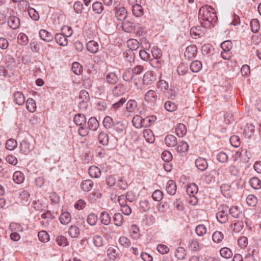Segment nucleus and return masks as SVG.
<instances>
[{
    "instance_id": "f257e3e1",
    "label": "nucleus",
    "mask_w": 261,
    "mask_h": 261,
    "mask_svg": "<svg viewBox=\"0 0 261 261\" xmlns=\"http://www.w3.org/2000/svg\"><path fill=\"white\" fill-rule=\"evenodd\" d=\"M198 18L201 23L204 27L211 23L215 22L217 20V17L214 9L208 6H203L199 10Z\"/></svg>"
},
{
    "instance_id": "f03ea898",
    "label": "nucleus",
    "mask_w": 261,
    "mask_h": 261,
    "mask_svg": "<svg viewBox=\"0 0 261 261\" xmlns=\"http://www.w3.org/2000/svg\"><path fill=\"white\" fill-rule=\"evenodd\" d=\"M156 79V74L152 71H147L142 78V85L147 86L152 84Z\"/></svg>"
},
{
    "instance_id": "7ed1b4c3",
    "label": "nucleus",
    "mask_w": 261,
    "mask_h": 261,
    "mask_svg": "<svg viewBox=\"0 0 261 261\" xmlns=\"http://www.w3.org/2000/svg\"><path fill=\"white\" fill-rule=\"evenodd\" d=\"M152 59H151L150 61L151 64H156V66L161 65L162 61L160 60L162 56V50L157 47L154 46L151 49Z\"/></svg>"
},
{
    "instance_id": "20e7f679",
    "label": "nucleus",
    "mask_w": 261,
    "mask_h": 261,
    "mask_svg": "<svg viewBox=\"0 0 261 261\" xmlns=\"http://www.w3.org/2000/svg\"><path fill=\"white\" fill-rule=\"evenodd\" d=\"M121 27L123 31L127 33H130L133 31L137 32L138 29L140 28L139 25L134 24V23L128 19L124 20L122 23Z\"/></svg>"
},
{
    "instance_id": "39448f33",
    "label": "nucleus",
    "mask_w": 261,
    "mask_h": 261,
    "mask_svg": "<svg viewBox=\"0 0 261 261\" xmlns=\"http://www.w3.org/2000/svg\"><path fill=\"white\" fill-rule=\"evenodd\" d=\"M107 254L109 259L111 261H114L117 258H120V253L117 250V248L114 246H111L108 248Z\"/></svg>"
},
{
    "instance_id": "423d86ee",
    "label": "nucleus",
    "mask_w": 261,
    "mask_h": 261,
    "mask_svg": "<svg viewBox=\"0 0 261 261\" xmlns=\"http://www.w3.org/2000/svg\"><path fill=\"white\" fill-rule=\"evenodd\" d=\"M158 96L155 91L148 90L144 96L145 101L148 103L154 104L157 100Z\"/></svg>"
},
{
    "instance_id": "0eeeda50",
    "label": "nucleus",
    "mask_w": 261,
    "mask_h": 261,
    "mask_svg": "<svg viewBox=\"0 0 261 261\" xmlns=\"http://www.w3.org/2000/svg\"><path fill=\"white\" fill-rule=\"evenodd\" d=\"M7 22L9 26L13 30L18 29L20 24L19 18L14 15L10 16Z\"/></svg>"
},
{
    "instance_id": "6e6552de",
    "label": "nucleus",
    "mask_w": 261,
    "mask_h": 261,
    "mask_svg": "<svg viewBox=\"0 0 261 261\" xmlns=\"http://www.w3.org/2000/svg\"><path fill=\"white\" fill-rule=\"evenodd\" d=\"M164 142L168 147H175L177 145V139L172 135H167L164 139Z\"/></svg>"
},
{
    "instance_id": "1a4fd4ad",
    "label": "nucleus",
    "mask_w": 261,
    "mask_h": 261,
    "mask_svg": "<svg viewBox=\"0 0 261 261\" xmlns=\"http://www.w3.org/2000/svg\"><path fill=\"white\" fill-rule=\"evenodd\" d=\"M127 10L122 7L117 9L115 11V16L119 21H124L127 17Z\"/></svg>"
},
{
    "instance_id": "9d476101",
    "label": "nucleus",
    "mask_w": 261,
    "mask_h": 261,
    "mask_svg": "<svg viewBox=\"0 0 261 261\" xmlns=\"http://www.w3.org/2000/svg\"><path fill=\"white\" fill-rule=\"evenodd\" d=\"M20 151L24 154H28L31 150V145L27 140H23L19 144Z\"/></svg>"
},
{
    "instance_id": "9b49d317",
    "label": "nucleus",
    "mask_w": 261,
    "mask_h": 261,
    "mask_svg": "<svg viewBox=\"0 0 261 261\" xmlns=\"http://www.w3.org/2000/svg\"><path fill=\"white\" fill-rule=\"evenodd\" d=\"M196 167L201 171H205L208 167L207 161L202 158H199L195 161Z\"/></svg>"
},
{
    "instance_id": "f8f14e48",
    "label": "nucleus",
    "mask_w": 261,
    "mask_h": 261,
    "mask_svg": "<svg viewBox=\"0 0 261 261\" xmlns=\"http://www.w3.org/2000/svg\"><path fill=\"white\" fill-rule=\"evenodd\" d=\"M197 51V48L195 45L188 46L185 52V56L188 59H192L196 55Z\"/></svg>"
},
{
    "instance_id": "ddd939ff",
    "label": "nucleus",
    "mask_w": 261,
    "mask_h": 261,
    "mask_svg": "<svg viewBox=\"0 0 261 261\" xmlns=\"http://www.w3.org/2000/svg\"><path fill=\"white\" fill-rule=\"evenodd\" d=\"M176 151L180 153L187 152L189 149V145L184 141H177V145L175 147Z\"/></svg>"
},
{
    "instance_id": "4468645a",
    "label": "nucleus",
    "mask_w": 261,
    "mask_h": 261,
    "mask_svg": "<svg viewBox=\"0 0 261 261\" xmlns=\"http://www.w3.org/2000/svg\"><path fill=\"white\" fill-rule=\"evenodd\" d=\"M21 202L23 204H27L30 201V194L28 190H22L19 192Z\"/></svg>"
},
{
    "instance_id": "2eb2a0df",
    "label": "nucleus",
    "mask_w": 261,
    "mask_h": 261,
    "mask_svg": "<svg viewBox=\"0 0 261 261\" xmlns=\"http://www.w3.org/2000/svg\"><path fill=\"white\" fill-rule=\"evenodd\" d=\"M73 121L76 125L80 126L86 125L87 119L83 114H76L74 116Z\"/></svg>"
},
{
    "instance_id": "dca6fc26",
    "label": "nucleus",
    "mask_w": 261,
    "mask_h": 261,
    "mask_svg": "<svg viewBox=\"0 0 261 261\" xmlns=\"http://www.w3.org/2000/svg\"><path fill=\"white\" fill-rule=\"evenodd\" d=\"M14 102L18 105H22L25 102V97L23 93L19 91H16L13 94Z\"/></svg>"
},
{
    "instance_id": "f3484780",
    "label": "nucleus",
    "mask_w": 261,
    "mask_h": 261,
    "mask_svg": "<svg viewBox=\"0 0 261 261\" xmlns=\"http://www.w3.org/2000/svg\"><path fill=\"white\" fill-rule=\"evenodd\" d=\"M39 34L41 39L46 42H51L53 40V36L45 30H40Z\"/></svg>"
},
{
    "instance_id": "a211bd4d",
    "label": "nucleus",
    "mask_w": 261,
    "mask_h": 261,
    "mask_svg": "<svg viewBox=\"0 0 261 261\" xmlns=\"http://www.w3.org/2000/svg\"><path fill=\"white\" fill-rule=\"evenodd\" d=\"M67 36L63 34H56L55 39L58 44L61 46H66L68 44Z\"/></svg>"
},
{
    "instance_id": "6ab92c4d",
    "label": "nucleus",
    "mask_w": 261,
    "mask_h": 261,
    "mask_svg": "<svg viewBox=\"0 0 261 261\" xmlns=\"http://www.w3.org/2000/svg\"><path fill=\"white\" fill-rule=\"evenodd\" d=\"M166 190L169 194L174 195L176 191L175 182L173 180H168L166 184Z\"/></svg>"
},
{
    "instance_id": "aec40b11",
    "label": "nucleus",
    "mask_w": 261,
    "mask_h": 261,
    "mask_svg": "<svg viewBox=\"0 0 261 261\" xmlns=\"http://www.w3.org/2000/svg\"><path fill=\"white\" fill-rule=\"evenodd\" d=\"M86 46L87 50L92 54L96 53L98 50V44L94 40L89 41L87 43Z\"/></svg>"
},
{
    "instance_id": "412c9836",
    "label": "nucleus",
    "mask_w": 261,
    "mask_h": 261,
    "mask_svg": "<svg viewBox=\"0 0 261 261\" xmlns=\"http://www.w3.org/2000/svg\"><path fill=\"white\" fill-rule=\"evenodd\" d=\"M93 187V182L90 179H87L82 181L81 188L84 192L90 191Z\"/></svg>"
},
{
    "instance_id": "4be33fe9",
    "label": "nucleus",
    "mask_w": 261,
    "mask_h": 261,
    "mask_svg": "<svg viewBox=\"0 0 261 261\" xmlns=\"http://www.w3.org/2000/svg\"><path fill=\"white\" fill-rule=\"evenodd\" d=\"M100 219L101 223L105 225H109L111 221V218L106 211H103L100 213Z\"/></svg>"
},
{
    "instance_id": "5701e85b",
    "label": "nucleus",
    "mask_w": 261,
    "mask_h": 261,
    "mask_svg": "<svg viewBox=\"0 0 261 261\" xmlns=\"http://www.w3.org/2000/svg\"><path fill=\"white\" fill-rule=\"evenodd\" d=\"M143 118H142L140 115H136L134 116L132 119V124L137 128H140L142 127H144L143 125H144L143 122Z\"/></svg>"
},
{
    "instance_id": "b1692460",
    "label": "nucleus",
    "mask_w": 261,
    "mask_h": 261,
    "mask_svg": "<svg viewBox=\"0 0 261 261\" xmlns=\"http://www.w3.org/2000/svg\"><path fill=\"white\" fill-rule=\"evenodd\" d=\"M106 79L107 82L110 84L114 85L118 81V76L113 72L108 73L106 75Z\"/></svg>"
},
{
    "instance_id": "393cba45",
    "label": "nucleus",
    "mask_w": 261,
    "mask_h": 261,
    "mask_svg": "<svg viewBox=\"0 0 261 261\" xmlns=\"http://www.w3.org/2000/svg\"><path fill=\"white\" fill-rule=\"evenodd\" d=\"M89 175L93 178H98L101 175L100 169L95 166H91L88 170Z\"/></svg>"
},
{
    "instance_id": "a878e982",
    "label": "nucleus",
    "mask_w": 261,
    "mask_h": 261,
    "mask_svg": "<svg viewBox=\"0 0 261 261\" xmlns=\"http://www.w3.org/2000/svg\"><path fill=\"white\" fill-rule=\"evenodd\" d=\"M132 12L133 14L136 17H141L144 14V10L142 6L137 4L132 6Z\"/></svg>"
},
{
    "instance_id": "bb28decb",
    "label": "nucleus",
    "mask_w": 261,
    "mask_h": 261,
    "mask_svg": "<svg viewBox=\"0 0 261 261\" xmlns=\"http://www.w3.org/2000/svg\"><path fill=\"white\" fill-rule=\"evenodd\" d=\"M250 186L255 190H259L261 188V180L257 177H253L249 180Z\"/></svg>"
},
{
    "instance_id": "cd10ccee",
    "label": "nucleus",
    "mask_w": 261,
    "mask_h": 261,
    "mask_svg": "<svg viewBox=\"0 0 261 261\" xmlns=\"http://www.w3.org/2000/svg\"><path fill=\"white\" fill-rule=\"evenodd\" d=\"M175 132L177 136L182 138L187 133L186 127L184 124H178L175 128Z\"/></svg>"
},
{
    "instance_id": "c85d7f7f",
    "label": "nucleus",
    "mask_w": 261,
    "mask_h": 261,
    "mask_svg": "<svg viewBox=\"0 0 261 261\" xmlns=\"http://www.w3.org/2000/svg\"><path fill=\"white\" fill-rule=\"evenodd\" d=\"M71 215L68 212L62 213L59 218L60 222L63 225L68 224L71 221Z\"/></svg>"
},
{
    "instance_id": "c756f323",
    "label": "nucleus",
    "mask_w": 261,
    "mask_h": 261,
    "mask_svg": "<svg viewBox=\"0 0 261 261\" xmlns=\"http://www.w3.org/2000/svg\"><path fill=\"white\" fill-rule=\"evenodd\" d=\"M88 127L92 130H96L99 126V122L94 117H91L88 121Z\"/></svg>"
},
{
    "instance_id": "7c9ffc66",
    "label": "nucleus",
    "mask_w": 261,
    "mask_h": 261,
    "mask_svg": "<svg viewBox=\"0 0 261 261\" xmlns=\"http://www.w3.org/2000/svg\"><path fill=\"white\" fill-rule=\"evenodd\" d=\"M230 215L234 218H239L242 214L241 211L239 206H232L229 209Z\"/></svg>"
},
{
    "instance_id": "2f4dec72",
    "label": "nucleus",
    "mask_w": 261,
    "mask_h": 261,
    "mask_svg": "<svg viewBox=\"0 0 261 261\" xmlns=\"http://www.w3.org/2000/svg\"><path fill=\"white\" fill-rule=\"evenodd\" d=\"M202 67L201 62L198 60H195L191 63L190 68L193 72H198L201 69Z\"/></svg>"
},
{
    "instance_id": "473e14b6",
    "label": "nucleus",
    "mask_w": 261,
    "mask_h": 261,
    "mask_svg": "<svg viewBox=\"0 0 261 261\" xmlns=\"http://www.w3.org/2000/svg\"><path fill=\"white\" fill-rule=\"evenodd\" d=\"M26 107L27 110L31 112H34L36 110V105L35 101L32 98H29L26 102Z\"/></svg>"
},
{
    "instance_id": "72a5a7b5",
    "label": "nucleus",
    "mask_w": 261,
    "mask_h": 261,
    "mask_svg": "<svg viewBox=\"0 0 261 261\" xmlns=\"http://www.w3.org/2000/svg\"><path fill=\"white\" fill-rule=\"evenodd\" d=\"M80 229L75 225H71L68 229V234L72 238H76L80 234Z\"/></svg>"
},
{
    "instance_id": "f704fd0d",
    "label": "nucleus",
    "mask_w": 261,
    "mask_h": 261,
    "mask_svg": "<svg viewBox=\"0 0 261 261\" xmlns=\"http://www.w3.org/2000/svg\"><path fill=\"white\" fill-rule=\"evenodd\" d=\"M189 247L192 251H196L200 249V245L196 239H191L189 242Z\"/></svg>"
},
{
    "instance_id": "c9c22d12",
    "label": "nucleus",
    "mask_w": 261,
    "mask_h": 261,
    "mask_svg": "<svg viewBox=\"0 0 261 261\" xmlns=\"http://www.w3.org/2000/svg\"><path fill=\"white\" fill-rule=\"evenodd\" d=\"M131 70V68L127 69L122 74V77L124 81L130 82L134 79V74Z\"/></svg>"
},
{
    "instance_id": "e433bc0d",
    "label": "nucleus",
    "mask_w": 261,
    "mask_h": 261,
    "mask_svg": "<svg viewBox=\"0 0 261 261\" xmlns=\"http://www.w3.org/2000/svg\"><path fill=\"white\" fill-rule=\"evenodd\" d=\"M216 218L220 223L223 224L226 223L228 221V215L227 213L218 212L216 214Z\"/></svg>"
},
{
    "instance_id": "4c0bfd02",
    "label": "nucleus",
    "mask_w": 261,
    "mask_h": 261,
    "mask_svg": "<svg viewBox=\"0 0 261 261\" xmlns=\"http://www.w3.org/2000/svg\"><path fill=\"white\" fill-rule=\"evenodd\" d=\"M198 191L197 186L194 184L192 183L189 185L186 189V192L187 194L189 195H194L195 194L197 193Z\"/></svg>"
},
{
    "instance_id": "58836bf2",
    "label": "nucleus",
    "mask_w": 261,
    "mask_h": 261,
    "mask_svg": "<svg viewBox=\"0 0 261 261\" xmlns=\"http://www.w3.org/2000/svg\"><path fill=\"white\" fill-rule=\"evenodd\" d=\"M103 9V6L100 2H95L92 4V10L96 14H101Z\"/></svg>"
},
{
    "instance_id": "ea45409f",
    "label": "nucleus",
    "mask_w": 261,
    "mask_h": 261,
    "mask_svg": "<svg viewBox=\"0 0 261 261\" xmlns=\"http://www.w3.org/2000/svg\"><path fill=\"white\" fill-rule=\"evenodd\" d=\"M137 106V101L134 99L129 100L126 105V110L128 112H133Z\"/></svg>"
},
{
    "instance_id": "a19ab883",
    "label": "nucleus",
    "mask_w": 261,
    "mask_h": 261,
    "mask_svg": "<svg viewBox=\"0 0 261 261\" xmlns=\"http://www.w3.org/2000/svg\"><path fill=\"white\" fill-rule=\"evenodd\" d=\"M156 120V117L154 115H151L149 117H147L143 118V122L144 127H147L150 126L153 123H154Z\"/></svg>"
},
{
    "instance_id": "79ce46f5",
    "label": "nucleus",
    "mask_w": 261,
    "mask_h": 261,
    "mask_svg": "<svg viewBox=\"0 0 261 261\" xmlns=\"http://www.w3.org/2000/svg\"><path fill=\"white\" fill-rule=\"evenodd\" d=\"M220 253L221 256L225 258H229L232 256V251L227 247L222 248L220 250Z\"/></svg>"
},
{
    "instance_id": "37998d69",
    "label": "nucleus",
    "mask_w": 261,
    "mask_h": 261,
    "mask_svg": "<svg viewBox=\"0 0 261 261\" xmlns=\"http://www.w3.org/2000/svg\"><path fill=\"white\" fill-rule=\"evenodd\" d=\"M114 224L117 226H121L123 223V217L120 213H116L113 217Z\"/></svg>"
},
{
    "instance_id": "c03bdc74",
    "label": "nucleus",
    "mask_w": 261,
    "mask_h": 261,
    "mask_svg": "<svg viewBox=\"0 0 261 261\" xmlns=\"http://www.w3.org/2000/svg\"><path fill=\"white\" fill-rule=\"evenodd\" d=\"M13 178L14 181L17 184H20L24 180L23 174L19 171H15L13 175Z\"/></svg>"
},
{
    "instance_id": "a18cd8bd",
    "label": "nucleus",
    "mask_w": 261,
    "mask_h": 261,
    "mask_svg": "<svg viewBox=\"0 0 261 261\" xmlns=\"http://www.w3.org/2000/svg\"><path fill=\"white\" fill-rule=\"evenodd\" d=\"M121 197H124V196L122 195L118 198V201L121 204V211L123 214L128 216L132 213V209L127 204L121 203L120 198Z\"/></svg>"
},
{
    "instance_id": "49530a36",
    "label": "nucleus",
    "mask_w": 261,
    "mask_h": 261,
    "mask_svg": "<svg viewBox=\"0 0 261 261\" xmlns=\"http://www.w3.org/2000/svg\"><path fill=\"white\" fill-rule=\"evenodd\" d=\"M140 208L143 212H148L150 208L149 202L147 199H143L140 201Z\"/></svg>"
},
{
    "instance_id": "de8ad7c7",
    "label": "nucleus",
    "mask_w": 261,
    "mask_h": 261,
    "mask_svg": "<svg viewBox=\"0 0 261 261\" xmlns=\"http://www.w3.org/2000/svg\"><path fill=\"white\" fill-rule=\"evenodd\" d=\"M97 216L94 213L90 214L87 218L88 223L91 226H95L97 222Z\"/></svg>"
},
{
    "instance_id": "09e8293b",
    "label": "nucleus",
    "mask_w": 261,
    "mask_h": 261,
    "mask_svg": "<svg viewBox=\"0 0 261 261\" xmlns=\"http://www.w3.org/2000/svg\"><path fill=\"white\" fill-rule=\"evenodd\" d=\"M186 255V250L183 247H178L175 252V256L178 259H183Z\"/></svg>"
},
{
    "instance_id": "8fccbe9b",
    "label": "nucleus",
    "mask_w": 261,
    "mask_h": 261,
    "mask_svg": "<svg viewBox=\"0 0 261 261\" xmlns=\"http://www.w3.org/2000/svg\"><path fill=\"white\" fill-rule=\"evenodd\" d=\"M98 140L102 145H107L109 140L108 135L105 132H101L98 135Z\"/></svg>"
},
{
    "instance_id": "3c124183",
    "label": "nucleus",
    "mask_w": 261,
    "mask_h": 261,
    "mask_svg": "<svg viewBox=\"0 0 261 261\" xmlns=\"http://www.w3.org/2000/svg\"><path fill=\"white\" fill-rule=\"evenodd\" d=\"M56 241L60 246L66 247L69 245L67 238L63 236H57L56 239Z\"/></svg>"
},
{
    "instance_id": "603ef678",
    "label": "nucleus",
    "mask_w": 261,
    "mask_h": 261,
    "mask_svg": "<svg viewBox=\"0 0 261 261\" xmlns=\"http://www.w3.org/2000/svg\"><path fill=\"white\" fill-rule=\"evenodd\" d=\"M127 46L130 48L129 50H135L139 46V42L136 39H129L127 42Z\"/></svg>"
},
{
    "instance_id": "864d4df0",
    "label": "nucleus",
    "mask_w": 261,
    "mask_h": 261,
    "mask_svg": "<svg viewBox=\"0 0 261 261\" xmlns=\"http://www.w3.org/2000/svg\"><path fill=\"white\" fill-rule=\"evenodd\" d=\"M92 242L94 245L97 247H101L103 244V238L99 235L94 236L92 239Z\"/></svg>"
},
{
    "instance_id": "5fc2aeb1",
    "label": "nucleus",
    "mask_w": 261,
    "mask_h": 261,
    "mask_svg": "<svg viewBox=\"0 0 261 261\" xmlns=\"http://www.w3.org/2000/svg\"><path fill=\"white\" fill-rule=\"evenodd\" d=\"M224 238V235L221 231H216L214 232L212 236V239L214 242L216 243H220Z\"/></svg>"
},
{
    "instance_id": "6e6d98bb",
    "label": "nucleus",
    "mask_w": 261,
    "mask_h": 261,
    "mask_svg": "<svg viewBox=\"0 0 261 261\" xmlns=\"http://www.w3.org/2000/svg\"><path fill=\"white\" fill-rule=\"evenodd\" d=\"M39 240L42 242H47L49 240V236L46 231L41 230L38 233Z\"/></svg>"
},
{
    "instance_id": "4d7b16f0",
    "label": "nucleus",
    "mask_w": 261,
    "mask_h": 261,
    "mask_svg": "<svg viewBox=\"0 0 261 261\" xmlns=\"http://www.w3.org/2000/svg\"><path fill=\"white\" fill-rule=\"evenodd\" d=\"M251 30L253 33H256L260 28L259 21L257 19H253L250 21Z\"/></svg>"
},
{
    "instance_id": "13d9d810",
    "label": "nucleus",
    "mask_w": 261,
    "mask_h": 261,
    "mask_svg": "<svg viewBox=\"0 0 261 261\" xmlns=\"http://www.w3.org/2000/svg\"><path fill=\"white\" fill-rule=\"evenodd\" d=\"M113 94L117 97L122 95L124 93V90L122 85L118 84L114 87L112 90Z\"/></svg>"
},
{
    "instance_id": "bf43d9fd",
    "label": "nucleus",
    "mask_w": 261,
    "mask_h": 261,
    "mask_svg": "<svg viewBox=\"0 0 261 261\" xmlns=\"http://www.w3.org/2000/svg\"><path fill=\"white\" fill-rule=\"evenodd\" d=\"M17 146L16 141L13 139L8 140L6 143V148L9 150H13Z\"/></svg>"
},
{
    "instance_id": "052dcab7",
    "label": "nucleus",
    "mask_w": 261,
    "mask_h": 261,
    "mask_svg": "<svg viewBox=\"0 0 261 261\" xmlns=\"http://www.w3.org/2000/svg\"><path fill=\"white\" fill-rule=\"evenodd\" d=\"M247 204L250 206H254L257 202V198L253 195H249L246 198Z\"/></svg>"
},
{
    "instance_id": "680f3d73",
    "label": "nucleus",
    "mask_w": 261,
    "mask_h": 261,
    "mask_svg": "<svg viewBox=\"0 0 261 261\" xmlns=\"http://www.w3.org/2000/svg\"><path fill=\"white\" fill-rule=\"evenodd\" d=\"M28 42V37L24 33H20L18 37V43L21 46H24Z\"/></svg>"
},
{
    "instance_id": "e2e57ef3",
    "label": "nucleus",
    "mask_w": 261,
    "mask_h": 261,
    "mask_svg": "<svg viewBox=\"0 0 261 261\" xmlns=\"http://www.w3.org/2000/svg\"><path fill=\"white\" fill-rule=\"evenodd\" d=\"M152 198L154 201H160L163 198V193L160 190H156L153 192Z\"/></svg>"
},
{
    "instance_id": "0e129e2a",
    "label": "nucleus",
    "mask_w": 261,
    "mask_h": 261,
    "mask_svg": "<svg viewBox=\"0 0 261 261\" xmlns=\"http://www.w3.org/2000/svg\"><path fill=\"white\" fill-rule=\"evenodd\" d=\"M156 86L159 89H160L162 91H165L168 89L169 85L166 81L163 80H160L158 82Z\"/></svg>"
},
{
    "instance_id": "69168bd1",
    "label": "nucleus",
    "mask_w": 261,
    "mask_h": 261,
    "mask_svg": "<svg viewBox=\"0 0 261 261\" xmlns=\"http://www.w3.org/2000/svg\"><path fill=\"white\" fill-rule=\"evenodd\" d=\"M195 232L199 236H202L206 232V227L203 224L198 225L196 227Z\"/></svg>"
},
{
    "instance_id": "338daca9",
    "label": "nucleus",
    "mask_w": 261,
    "mask_h": 261,
    "mask_svg": "<svg viewBox=\"0 0 261 261\" xmlns=\"http://www.w3.org/2000/svg\"><path fill=\"white\" fill-rule=\"evenodd\" d=\"M28 13L31 18L37 21L39 18V13L33 8H29Z\"/></svg>"
},
{
    "instance_id": "774afa93",
    "label": "nucleus",
    "mask_w": 261,
    "mask_h": 261,
    "mask_svg": "<svg viewBox=\"0 0 261 261\" xmlns=\"http://www.w3.org/2000/svg\"><path fill=\"white\" fill-rule=\"evenodd\" d=\"M164 108L167 111L173 112L176 109V106L173 102L167 101L164 104Z\"/></svg>"
}]
</instances>
